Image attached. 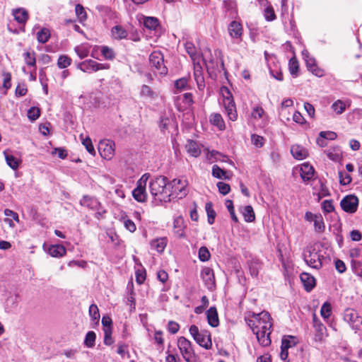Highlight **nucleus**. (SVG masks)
I'll use <instances>...</instances> for the list:
<instances>
[{
  "label": "nucleus",
  "instance_id": "obj_29",
  "mask_svg": "<svg viewBox=\"0 0 362 362\" xmlns=\"http://www.w3.org/2000/svg\"><path fill=\"white\" fill-rule=\"evenodd\" d=\"M327 156L332 160L338 161L341 158V151L339 146H333L325 151Z\"/></svg>",
  "mask_w": 362,
  "mask_h": 362
},
{
  "label": "nucleus",
  "instance_id": "obj_13",
  "mask_svg": "<svg viewBox=\"0 0 362 362\" xmlns=\"http://www.w3.org/2000/svg\"><path fill=\"white\" fill-rule=\"evenodd\" d=\"M186 226L185 221L181 216H177L173 220V233L174 235L179 238L185 237V229Z\"/></svg>",
  "mask_w": 362,
  "mask_h": 362
},
{
  "label": "nucleus",
  "instance_id": "obj_63",
  "mask_svg": "<svg viewBox=\"0 0 362 362\" xmlns=\"http://www.w3.org/2000/svg\"><path fill=\"white\" fill-rule=\"evenodd\" d=\"M320 136L326 139V140H334L337 137V133L331 131L320 132Z\"/></svg>",
  "mask_w": 362,
  "mask_h": 362
},
{
  "label": "nucleus",
  "instance_id": "obj_41",
  "mask_svg": "<svg viewBox=\"0 0 362 362\" xmlns=\"http://www.w3.org/2000/svg\"><path fill=\"white\" fill-rule=\"evenodd\" d=\"M314 223L315 230L317 233H323L325 230L324 219L321 214L315 217Z\"/></svg>",
  "mask_w": 362,
  "mask_h": 362
},
{
  "label": "nucleus",
  "instance_id": "obj_28",
  "mask_svg": "<svg viewBox=\"0 0 362 362\" xmlns=\"http://www.w3.org/2000/svg\"><path fill=\"white\" fill-rule=\"evenodd\" d=\"M48 253L54 257H61L66 254V248L62 245H51L48 248Z\"/></svg>",
  "mask_w": 362,
  "mask_h": 362
},
{
  "label": "nucleus",
  "instance_id": "obj_20",
  "mask_svg": "<svg viewBox=\"0 0 362 362\" xmlns=\"http://www.w3.org/2000/svg\"><path fill=\"white\" fill-rule=\"evenodd\" d=\"M315 170L308 163H303L300 168V176L304 181H309L314 175Z\"/></svg>",
  "mask_w": 362,
  "mask_h": 362
},
{
  "label": "nucleus",
  "instance_id": "obj_4",
  "mask_svg": "<svg viewBox=\"0 0 362 362\" xmlns=\"http://www.w3.org/2000/svg\"><path fill=\"white\" fill-rule=\"evenodd\" d=\"M303 259L308 266L319 269L322 267V260L325 258L318 251L310 247H307L305 250Z\"/></svg>",
  "mask_w": 362,
  "mask_h": 362
},
{
  "label": "nucleus",
  "instance_id": "obj_1",
  "mask_svg": "<svg viewBox=\"0 0 362 362\" xmlns=\"http://www.w3.org/2000/svg\"><path fill=\"white\" fill-rule=\"evenodd\" d=\"M245 320L257 339H270L271 328L272 327V317L268 312L262 311L260 313H249L245 316Z\"/></svg>",
  "mask_w": 362,
  "mask_h": 362
},
{
  "label": "nucleus",
  "instance_id": "obj_27",
  "mask_svg": "<svg viewBox=\"0 0 362 362\" xmlns=\"http://www.w3.org/2000/svg\"><path fill=\"white\" fill-rule=\"evenodd\" d=\"M280 357L281 360L286 361L288 356V349L296 345V341H281Z\"/></svg>",
  "mask_w": 362,
  "mask_h": 362
},
{
  "label": "nucleus",
  "instance_id": "obj_54",
  "mask_svg": "<svg viewBox=\"0 0 362 362\" xmlns=\"http://www.w3.org/2000/svg\"><path fill=\"white\" fill-rule=\"evenodd\" d=\"M40 115V109L35 107H30L28 111V117L32 120H36Z\"/></svg>",
  "mask_w": 362,
  "mask_h": 362
},
{
  "label": "nucleus",
  "instance_id": "obj_18",
  "mask_svg": "<svg viewBox=\"0 0 362 362\" xmlns=\"http://www.w3.org/2000/svg\"><path fill=\"white\" fill-rule=\"evenodd\" d=\"M133 197L139 202H144L147 198L146 187L136 184V187L132 191Z\"/></svg>",
  "mask_w": 362,
  "mask_h": 362
},
{
  "label": "nucleus",
  "instance_id": "obj_53",
  "mask_svg": "<svg viewBox=\"0 0 362 362\" xmlns=\"http://www.w3.org/2000/svg\"><path fill=\"white\" fill-rule=\"evenodd\" d=\"M89 315L93 321L98 322L100 319V313L98 308L96 305L92 304L89 308Z\"/></svg>",
  "mask_w": 362,
  "mask_h": 362
},
{
  "label": "nucleus",
  "instance_id": "obj_57",
  "mask_svg": "<svg viewBox=\"0 0 362 362\" xmlns=\"http://www.w3.org/2000/svg\"><path fill=\"white\" fill-rule=\"evenodd\" d=\"M339 182L342 185H349L351 182V176L346 173L339 171Z\"/></svg>",
  "mask_w": 362,
  "mask_h": 362
},
{
  "label": "nucleus",
  "instance_id": "obj_34",
  "mask_svg": "<svg viewBox=\"0 0 362 362\" xmlns=\"http://www.w3.org/2000/svg\"><path fill=\"white\" fill-rule=\"evenodd\" d=\"M24 60L25 64L29 66H33L36 69V58L35 52L34 51H27L23 54Z\"/></svg>",
  "mask_w": 362,
  "mask_h": 362
},
{
  "label": "nucleus",
  "instance_id": "obj_62",
  "mask_svg": "<svg viewBox=\"0 0 362 362\" xmlns=\"http://www.w3.org/2000/svg\"><path fill=\"white\" fill-rule=\"evenodd\" d=\"M4 76V82H3V87L8 90L11 87V74L9 72H4L3 73Z\"/></svg>",
  "mask_w": 362,
  "mask_h": 362
},
{
  "label": "nucleus",
  "instance_id": "obj_8",
  "mask_svg": "<svg viewBox=\"0 0 362 362\" xmlns=\"http://www.w3.org/2000/svg\"><path fill=\"white\" fill-rule=\"evenodd\" d=\"M340 206L345 212L354 214L357 210L358 199L354 194L347 195L341 199Z\"/></svg>",
  "mask_w": 362,
  "mask_h": 362
},
{
  "label": "nucleus",
  "instance_id": "obj_15",
  "mask_svg": "<svg viewBox=\"0 0 362 362\" xmlns=\"http://www.w3.org/2000/svg\"><path fill=\"white\" fill-rule=\"evenodd\" d=\"M300 279L305 291L310 292L315 286V279L310 274L303 272L300 275Z\"/></svg>",
  "mask_w": 362,
  "mask_h": 362
},
{
  "label": "nucleus",
  "instance_id": "obj_40",
  "mask_svg": "<svg viewBox=\"0 0 362 362\" xmlns=\"http://www.w3.org/2000/svg\"><path fill=\"white\" fill-rule=\"evenodd\" d=\"M50 37V32L47 28H42L37 33V39L40 43H46Z\"/></svg>",
  "mask_w": 362,
  "mask_h": 362
},
{
  "label": "nucleus",
  "instance_id": "obj_31",
  "mask_svg": "<svg viewBox=\"0 0 362 362\" xmlns=\"http://www.w3.org/2000/svg\"><path fill=\"white\" fill-rule=\"evenodd\" d=\"M223 6L226 13L231 16L234 17L237 14L236 11V2L233 0L223 1Z\"/></svg>",
  "mask_w": 362,
  "mask_h": 362
},
{
  "label": "nucleus",
  "instance_id": "obj_43",
  "mask_svg": "<svg viewBox=\"0 0 362 362\" xmlns=\"http://www.w3.org/2000/svg\"><path fill=\"white\" fill-rule=\"evenodd\" d=\"M185 50L193 61L197 58V51L192 42H187L185 45Z\"/></svg>",
  "mask_w": 362,
  "mask_h": 362
},
{
  "label": "nucleus",
  "instance_id": "obj_16",
  "mask_svg": "<svg viewBox=\"0 0 362 362\" xmlns=\"http://www.w3.org/2000/svg\"><path fill=\"white\" fill-rule=\"evenodd\" d=\"M230 36L232 38L240 39L243 35V27L242 25L235 21H232L228 28Z\"/></svg>",
  "mask_w": 362,
  "mask_h": 362
},
{
  "label": "nucleus",
  "instance_id": "obj_2",
  "mask_svg": "<svg viewBox=\"0 0 362 362\" xmlns=\"http://www.w3.org/2000/svg\"><path fill=\"white\" fill-rule=\"evenodd\" d=\"M188 182L184 179H173L172 181L168 182V192L165 195V202H170L174 199H182L188 194L187 187Z\"/></svg>",
  "mask_w": 362,
  "mask_h": 362
},
{
  "label": "nucleus",
  "instance_id": "obj_59",
  "mask_svg": "<svg viewBox=\"0 0 362 362\" xmlns=\"http://www.w3.org/2000/svg\"><path fill=\"white\" fill-rule=\"evenodd\" d=\"M217 187L218 189V192L222 194L223 195H226L230 192V187L228 184L223 182H218L217 183Z\"/></svg>",
  "mask_w": 362,
  "mask_h": 362
},
{
  "label": "nucleus",
  "instance_id": "obj_56",
  "mask_svg": "<svg viewBox=\"0 0 362 362\" xmlns=\"http://www.w3.org/2000/svg\"><path fill=\"white\" fill-rule=\"evenodd\" d=\"M332 108L337 114H341L346 109L345 104L339 100L332 104Z\"/></svg>",
  "mask_w": 362,
  "mask_h": 362
},
{
  "label": "nucleus",
  "instance_id": "obj_30",
  "mask_svg": "<svg viewBox=\"0 0 362 362\" xmlns=\"http://www.w3.org/2000/svg\"><path fill=\"white\" fill-rule=\"evenodd\" d=\"M152 249L156 250L158 252H162L167 245V239L165 238L153 240L150 243Z\"/></svg>",
  "mask_w": 362,
  "mask_h": 362
},
{
  "label": "nucleus",
  "instance_id": "obj_37",
  "mask_svg": "<svg viewBox=\"0 0 362 362\" xmlns=\"http://www.w3.org/2000/svg\"><path fill=\"white\" fill-rule=\"evenodd\" d=\"M205 209L207 214L208 223L211 225L214 223L216 216V211L213 209V204L211 202L206 203Z\"/></svg>",
  "mask_w": 362,
  "mask_h": 362
},
{
  "label": "nucleus",
  "instance_id": "obj_50",
  "mask_svg": "<svg viewBox=\"0 0 362 362\" xmlns=\"http://www.w3.org/2000/svg\"><path fill=\"white\" fill-rule=\"evenodd\" d=\"M264 18L267 21H272L276 19V15L272 6H267L264 11Z\"/></svg>",
  "mask_w": 362,
  "mask_h": 362
},
{
  "label": "nucleus",
  "instance_id": "obj_52",
  "mask_svg": "<svg viewBox=\"0 0 362 362\" xmlns=\"http://www.w3.org/2000/svg\"><path fill=\"white\" fill-rule=\"evenodd\" d=\"M83 145L86 147L87 151L92 156L95 155V151L92 144V141L89 137H86L82 141Z\"/></svg>",
  "mask_w": 362,
  "mask_h": 362
},
{
  "label": "nucleus",
  "instance_id": "obj_25",
  "mask_svg": "<svg viewBox=\"0 0 362 362\" xmlns=\"http://www.w3.org/2000/svg\"><path fill=\"white\" fill-rule=\"evenodd\" d=\"M112 321L109 316H103L102 318V325L104 331V339H111L112 331L111 325Z\"/></svg>",
  "mask_w": 362,
  "mask_h": 362
},
{
  "label": "nucleus",
  "instance_id": "obj_48",
  "mask_svg": "<svg viewBox=\"0 0 362 362\" xmlns=\"http://www.w3.org/2000/svg\"><path fill=\"white\" fill-rule=\"evenodd\" d=\"M102 55L108 60H112L115 57V54L112 48L107 46H103L101 47Z\"/></svg>",
  "mask_w": 362,
  "mask_h": 362
},
{
  "label": "nucleus",
  "instance_id": "obj_60",
  "mask_svg": "<svg viewBox=\"0 0 362 362\" xmlns=\"http://www.w3.org/2000/svg\"><path fill=\"white\" fill-rule=\"evenodd\" d=\"M140 94L143 97L153 98L154 93L147 85H143L141 88Z\"/></svg>",
  "mask_w": 362,
  "mask_h": 362
},
{
  "label": "nucleus",
  "instance_id": "obj_3",
  "mask_svg": "<svg viewBox=\"0 0 362 362\" xmlns=\"http://www.w3.org/2000/svg\"><path fill=\"white\" fill-rule=\"evenodd\" d=\"M168 180L165 176H158L150 181L149 188L156 200L165 202V195L168 193Z\"/></svg>",
  "mask_w": 362,
  "mask_h": 362
},
{
  "label": "nucleus",
  "instance_id": "obj_14",
  "mask_svg": "<svg viewBox=\"0 0 362 362\" xmlns=\"http://www.w3.org/2000/svg\"><path fill=\"white\" fill-rule=\"evenodd\" d=\"M79 204L82 206L87 207L88 209L94 211L98 209L101 203L94 197L84 195L80 200Z\"/></svg>",
  "mask_w": 362,
  "mask_h": 362
},
{
  "label": "nucleus",
  "instance_id": "obj_32",
  "mask_svg": "<svg viewBox=\"0 0 362 362\" xmlns=\"http://www.w3.org/2000/svg\"><path fill=\"white\" fill-rule=\"evenodd\" d=\"M4 153L5 156V159H6L7 165L13 170L18 169L19 164H20L19 159H18L13 155L6 153V151H4Z\"/></svg>",
  "mask_w": 362,
  "mask_h": 362
},
{
  "label": "nucleus",
  "instance_id": "obj_24",
  "mask_svg": "<svg viewBox=\"0 0 362 362\" xmlns=\"http://www.w3.org/2000/svg\"><path fill=\"white\" fill-rule=\"evenodd\" d=\"M206 317L209 324L211 327H217L219 323L218 313L215 307H211L206 312Z\"/></svg>",
  "mask_w": 362,
  "mask_h": 362
},
{
  "label": "nucleus",
  "instance_id": "obj_36",
  "mask_svg": "<svg viewBox=\"0 0 362 362\" xmlns=\"http://www.w3.org/2000/svg\"><path fill=\"white\" fill-rule=\"evenodd\" d=\"M210 122L212 124L216 126L220 130L225 129V123L220 114L216 113L211 115Z\"/></svg>",
  "mask_w": 362,
  "mask_h": 362
},
{
  "label": "nucleus",
  "instance_id": "obj_64",
  "mask_svg": "<svg viewBox=\"0 0 362 362\" xmlns=\"http://www.w3.org/2000/svg\"><path fill=\"white\" fill-rule=\"evenodd\" d=\"M180 325L175 321H169L168 324V330L172 334H175L178 332Z\"/></svg>",
  "mask_w": 362,
  "mask_h": 362
},
{
  "label": "nucleus",
  "instance_id": "obj_12",
  "mask_svg": "<svg viewBox=\"0 0 362 362\" xmlns=\"http://www.w3.org/2000/svg\"><path fill=\"white\" fill-rule=\"evenodd\" d=\"M201 276L203 279L206 287L209 290H213L215 288L216 283H215V277L214 273L212 269L209 267H205L202 269L201 272Z\"/></svg>",
  "mask_w": 362,
  "mask_h": 362
},
{
  "label": "nucleus",
  "instance_id": "obj_47",
  "mask_svg": "<svg viewBox=\"0 0 362 362\" xmlns=\"http://www.w3.org/2000/svg\"><path fill=\"white\" fill-rule=\"evenodd\" d=\"M188 80L187 78L183 77L175 81V88L177 91H182L187 88Z\"/></svg>",
  "mask_w": 362,
  "mask_h": 362
},
{
  "label": "nucleus",
  "instance_id": "obj_6",
  "mask_svg": "<svg viewBox=\"0 0 362 362\" xmlns=\"http://www.w3.org/2000/svg\"><path fill=\"white\" fill-rule=\"evenodd\" d=\"M149 62L159 74L165 76L168 74V68L164 64V57L161 52H153L149 56Z\"/></svg>",
  "mask_w": 362,
  "mask_h": 362
},
{
  "label": "nucleus",
  "instance_id": "obj_61",
  "mask_svg": "<svg viewBox=\"0 0 362 362\" xmlns=\"http://www.w3.org/2000/svg\"><path fill=\"white\" fill-rule=\"evenodd\" d=\"M322 208L326 213H330L334 210L332 200H325L322 203Z\"/></svg>",
  "mask_w": 362,
  "mask_h": 362
},
{
  "label": "nucleus",
  "instance_id": "obj_19",
  "mask_svg": "<svg viewBox=\"0 0 362 362\" xmlns=\"http://www.w3.org/2000/svg\"><path fill=\"white\" fill-rule=\"evenodd\" d=\"M111 33L112 37L115 40L126 39L128 36L127 30L120 25L113 26Z\"/></svg>",
  "mask_w": 362,
  "mask_h": 362
},
{
  "label": "nucleus",
  "instance_id": "obj_22",
  "mask_svg": "<svg viewBox=\"0 0 362 362\" xmlns=\"http://www.w3.org/2000/svg\"><path fill=\"white\" fill-rule=\"evenodd\" d=\"M14 19L21 24H25L28 19V13L23 8H19L13 11Z\"/></svg>",
  "mask_w": 362,
  "mask_h": 362
},
{
  "label": "nucleus",
  "instance_id": "obj_46",
  "mask_svg": "<svg viewBox=\"0 0 362 362\" xmlns=\"http://www.w3.org/2000/svg\"><path fill=\"white\" fill-rule=\"evenodd\" d=\"M71 63V59L66 55L59 56L57 61V66L60 69H65L68 67Z\"/></svg>",
  "mask_w": 362,
  "mask_h": 362
},
{
  "label": "nucleus",
  "instance_id": "obj_21",
  "mask_svg": "<svg viewBox=\"0 0 362 362\" xmlns=\"http://www.w3.org/2000/svg\"><path fill=\"white\" fill-rule=\"evenodd\" d=\"M291 153L298 160H303L308 156L307 150L300 145H293L291 148Z\"/></svg>",
  "mask_w": 362,
  "mask_h": 362
},
{
  "label": "nucleus",
  "instance_id": "obj_33",
  "mask_svg": "<svg viewBox=\"0 0 362 362\" xmlns=\"http://www.w3.org/2000/svg\"><path fill=\"white\" fill-rule=\"evenodd\" d=\"M144 25L147 29L156 30L159 26V21L156 17H146L144 20Z\"/></svg>",
  "mask_w": 362,
  "mask_h": 362
},
{
  "label": "nucleus",
  "instance_id": "obj_58",
  "mask_svg": "<svg viewBox=\"0 0 362 362\" xmlns=\"http://www.w3.org/2000/svg\"><path fill=\"white\" fill-rule=\"evenodd\" d=\"M252 143L257 148H261L264 145V139L257 134H252L251 136Z\"/></svg>",
  "mask_w": 362,
  "mask_h": 362
},
{
  "label": "nucleus",
  "instance_id": "obj_7",
  "mask_svg": "<svg viewBox=\"0 0 362 362\" xmlns=\"http://www.w3.org/2000/svg\"><path fill=\"white\" fill-rule=\"evenodd\" d=\"M77 67L83 72L91 73L102 69H110V64H100L94 60L88 59L80 63Z\"/></svg>",
  "mask_w": 362,
  "mask_h": 362
},
{
  "label": "nucleus",
  "instance_id": "obj_26",
  "mask_svg": "<svg viewBox=\"0 0 362 362\" xmlns=\"http://www.w3.org/2000/svg\"><path fill=\"white\" fill-rule=\"evenodd\" d=\"M212 175L218 179L230 180L232 175L231 173L221 169L218 165H214L212 167Z\"/></svg>",
  "mask_w": 362,
  "mask_h": 362
},
{
  "label": "nucleus",
  "instance_id": "obj_45",
  "mask_svg": "<svg viewBox=\"0 0 362 362\" xmlns=\"http://www.w3.org/2000/svg\"><path fill=\"white\" fill-rule=\"evenodd\" d=\"M75 12L80 22H83L87 19V13L82 5L76 4Z\"/></svg>",
  "mask_w": 362,
  "mask_h": 362
},
{
  "label": "nucleus",
  "instance_id": "obj_17",
  "mask_svg": "<svg viewBox=\"0 0 362 362\" xmlns=\"http://www.w3.org/2000/svg\"><path fill=\"white\" fill-rule=\"evenodd\" d=\"M305 60L308 69L314 75L318 77H321L324 75V70L317 66L314 58L306 56Z\"/></svg>",
  "mask_w": 362,
  "mask_h": 362
},
{
  "label": "nucleus",
  "instance_id": "obj_9",
  "mask_svg": "<svg viewBox=\"0 0 362 362\" xmlns=\"http://www.w3.org/2000/svg\"><path fill=\"white\" fill-rule=\"evenodd\" d=\"M98 151L103 158L110 160L115 154V143L111 140L100 141Z\"/></svg>",
  "mask_w": 362,
  "mask_h": 362
},
{
  "label": "nucleus",
  "instance_id": "obj_44",
  "mask_svg": "<svg viewBox=\"0 0 362 362\" xmlns=\"http://www.w3.org/2000/svg\"><path fill=\"white\" fill-rule=\"evenodd\" d=\"M321 316L324 319H328L332 314V306L328 302H325L321 307L320 309Z\"/></svg>",
  "mask_w": 362,
  "mask_h": 362
},
{
  "label": "nucleus",
  "instance_id": "obj_49",
  "mask_svg": "<svg viewBox=\"0 0 362 362\" xmlns=\"http://www.w3.org/2000/svg\"><path fill=\"white\" fill-rule=\"evenodd\" d=\"M194 76L197 81V86L199 90H202L204 87V80L202 76L201 70L195 69L194 72Z\"/></svg>",
  "mask_w": 362,
  "mask_h": 362
},
{
  "label": "nucleus",
  "instance_id": "obj_11",
  "mask_svg": "<svg viewBox=\"0 0 362 362\" xmlns=\"http://www.w3.org/2000/svg\"><path fill=\"white\" fill-rule=\"evenodd\" d=\"M177 346L187 362H195L196 358L190 341H177Z\"/></svg>",
  "mask_w": 362,
  "mask_h": 362
},
{
  "label": "nucleus",
  "instance_id": "obj_39",
  "mask_svg": "<svg viewBox=\"0 0 362 362\" xmlns=\"http://www.w3.org/2000/svg\"><path fill=\"white\" fill-rule=\"evenodd\" d=\"M260 269L261 263L258 259H252L249 262V270L252 276H257Z\"/></svg>",
  "mask_w": 362,
  "mask_h": 362
},
{
  "label": "nucleus",
  "instance_id": "obj_38",
  "mask_svg": "<svg viewBox=\"0 0 362 362\" xmlns=\"http://www.w3.org/2000/svg\"><path fill=\"white\" fill-rule=\"evenodd\" d=\"M189 332L194 339H205L206 337H207V339H211V334L207 332L205 334H202V337L200 338L199 329L196 325H192L189 327Z\"/></svg>",
  "mask_w": 362,
  "mask_h": 362
},
{
  "label": "nucleus",
  "instance_id": "obj_10",
  "mask_svg": "<svg viewBox=\"0 0 362 362\" xmlns=\"http://www.w3.org/2000/svg\"><path fill=\"white\" fill-rule=\"evenodd\" d=\"M344 320L355 329H358L362 325L361 317L358 316L355 310L351 308H347L344 310Z\"/></svg>",
  "mask_w": 362,
  "mask_h": 362
},
{
  "label": "nucleus",
  "instance_id": "obj_51",
  "mask_svg": "<svg viewBox=\"0 0 362 362\" xmlns=\"http://www.w3.org/2000/svg\"><path fill=\"white\" fill-rule=\"evenodd\" d=\"M226 208L228 209L229 213H230V217L232 218V220L235 222V223H238V218L237 217V216L235 215V210H234V206H233V203L231 200L230 199H228L226 201Z\"/></svg>",
  "mask_w": 362,
  "mask_h": 362
},
{
  "label": "nucleus",
  "instance_id": "obj_42",
  "mask_svg": "<svg viewBox=\"0 0 362 362\" xmlns=\"http://www.w3.org/2000/svg\"><path fill=\"white\" fill-rule=\"evenodd\" d=\"M288 69L291 74L293 76H297L299 71L298 62L296 57H292L288 62Z\"/></svg>",
  "mask_w": 362,
  "mask_h": 362
},
{
  "label": "nucleus",
  "instance_id": "obj_23",
  "mask_svg": "<svg viewBox=\"0 0 362 362\" xmlns=\"http://www.w3.org/2000/svg\"><path fill=\"white\" fill-rule=\"evenodd\" d=\"M185 148L187 152L193 157H198L201 154V148L198 144L193 140H188Z\"/></svg>",
  "mask_w": 362,
  "mask_h": 362
},
{
  "label": "nucleus",
  "instance_id": "obj_35",
  "mask_svg": "<svg viewBox=\"0 0 362 362\" xmlns=\"http://www.w3.org/2000/svg\"><path fill=\"white\" fill-rule=\"evenodd\" d=\"M244 219L246 222H252L255 219V215L252 207L250 205L243 208L242 211Z\"/></svg>",
  "mask_w": 362,
  "mask_h": 362
},
{
  "label": "nucleus",
  "instance_id": "obj_55",
  "mask_svg": "<svg viewBox=\"0 0 362 362\" xmlns=\"http://www.w3.org/2000/svg\"><path fill=\"white\" fill-rule=\"evenodd\" d=\"M199 258L202 262H206L210 258V252L206 247H202L199 250Z\"/></svg>",
  "mask_w": 362,
  "mask_h": 362
},
{
  "label": "nucleus",
  "instance_id": "obj_5",
  "mask_svg": "<svg viewBox=\"0 0 362 362\" xmlns=\"http://www.w3.org/2000/svg\"><path fill=\"white\" fill-rule=\"evenodd\" d=\"M223 104L228 118L235 121L237 119L238 114L236 112L235 105L233 99V96L228 88L224 87L222 89Z\"/></svg>",
  "mask_w": 362,
  "mask_h": 362
}]
</instances>
